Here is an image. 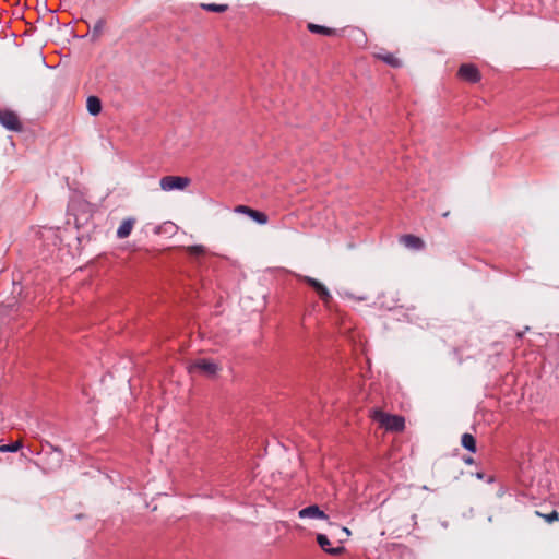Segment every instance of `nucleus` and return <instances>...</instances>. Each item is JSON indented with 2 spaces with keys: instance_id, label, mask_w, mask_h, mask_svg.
<instances>
[{
  "instance_id": "9b49d317",
  "label": "nucleus",
  "mask_w": 559,
  "mask_h": 559,
  "mask_svg": "<svg viewBox=\"0 0 559 559\" xmlns=\"http://www.w3.org/2000/svg\"><path fill=\"white\" fill-rule=\"evenodd\" d=\"M307 28L309 32H311L313 34H321L324 36H334L337 33L336 29H334V28H330V27L314 24V23H309Z\"/></svg>"
},
{
  "instance_id": "1a4fd4ad",
  "label": "nucleus",
  "mask_w": 559,
  "mask_h": 559,
  "mask_svg": "<svg viewBox=\"0 0 559 559\" xmlns=\"http://www.w3.org/2000/svg\"><path fill=\"white\" fill-rule=\"evenodd\" d=\"M401 241L405 247L409 249L423 250L425 248L424 241L414 235H404L401 237Z\"/></svg>"
},
{
  "instance_id": "20e7f679",
  "label": "nucleus",
  "mask_w": 559,
  "mask_h": 559,
  "mask_svg": "<svg viewBox=\"0 0 559 559\" xmlns=\"http://www.w3.org/2000/svg\"><path fill=\"white\" fill-rule=\"evenodd\" d=\"M459 76L469 83H477L480 80L478 69L471 63H465L460 67Z\"/></svg>"
},
{
  "instance_id": "9d476101",
  "label": "nucleus",
  "mask_w": 559,
  "mask_h": 559,
  "mask_svg": "<svg viewBox=\"0 0 559 559\" xmlns=\"http://www.w3.org/2000/svg\"><path fill=\"white\" fill-rule=\"evenodd\" d=\"M133 225H134L133 218L123 219L117 229V237L120 239L127 238L131 234Z\"/></svg>"
},
{
  "instance_id": "412c9836",
  "label": "nucleus",
  "mask_w": 559,
  "mask_h": 559,
  "mask_svg": "<svg viewBox=\"0 0 559 559\" xmlns=\"http://www.w3.org/2000/svg\"><path fill=\"white\" fill-rule=\"evenodd\" d=\"M235 211H236L237 213H241V214H245V215L249 216V213H250V211H251V207L246 206V205H238V206L235 209Z\"/></svg>"
},
{
  "instance_id": "2eb2a0df",
  "label": "nucleus",
  "mask_w": 559,
  "mask_h": 559,
  "mask_svg": "<svg viewBox=\"0 0 559 559\" xmlns=\"http://www.w3.org/2000/svg\"><path fill=\"white\" fill-rule=\"evenodd\" d=\"M249 217L260 225H265L269 222V217L265 213L251 209Z\"/></svg>"
},
{
  "instance_id": "5701e85b",
  "label": "nucleus",
  "mask_w": 559,
  "mask_h": 559,
  "mask_svg": "<svg viewBox=\"0 0 559 559\" xmlns=\"http://www.w3.org/2000/svg\"><path fill=\"white\" fill-rule=\"evenodd\" d=\"M464 462H465L466 464H473V463H474V459H473V457H471V456H468V457L464 459Z\"/></svg>"
},
{
  "instance_id": "6ab92c4d",
  "label": "nucleus",
  "mask_w": 559,
  "mask_h": 559,
  "mask_svg": "<svg viewBox=\"0 0 559 559\" xmlns=\"http://www.w3.org/2000/svg\"><path fill=\"white\" fill-rule=\"evenodd\" d=\"M536 514L538 516L544 518L547 523H552V522L559 520V513L556 510H552L551 512L546 513V514L540 513L539 511H536Z\"/></svg>"
},
{
  "instance_id": "ddd939ff",
  "label": "nucleus",
  "mask_w": 559,
  "mask_h": 559,
  "mask_svg": "<svg viewBox=\"0 0 559 559\" xmlns=\"http://www.w3.org/2000/svg\"><path fill=\"white\" fill-rule=\"evenodd\" d=\"M461 443L467 451L476 452V440L471 433H464Z\"/></svg>"
},
{
  "instance_id": "b1692460",
  "label": "nucleus",
  "mask_w": 559,
  "mask_h": 559,
  "mask_svg": "<svg viewBox=\"0 0 559 559\" xmlns=\"http://www.w3.org/2000/svg\"><path fill=\"white\" fill-rule=\"evenodd\" d=\"M476 477H477L478 479H483V478H484V474H483V473H477V474H476Z\"/></svg>"
},
{
  "instance_id": "39448f33",
  "label": "nucleus",
  "mask_w": 559,
  "mask_h": 559,
  "mask_svg": "<svg viewBox=\"0 0 559 559\" xmlns=\"http://www.w3.org/2000/svg\"><path fill=\"white\" fill-rule=\"evenodd\" d=\"M192 370H200L207 376H214L218 371V365L210 359H198L191 365Z\"/></svg>"
},
{
  "instance_id": "6e6552de",
  "label": "nucleus",
  "mask_w": 559,
  "mask_h": 559,
  "mask_svg": "<svg viewBox=\"0 0 559 559\" xmlns=\"http://www.w3.org/2000/svg\"><path fill=\"white\" fill-rule=\"evenodd\" d=\"M317 542H318L319 546L321 547V549L323 551H325L326 554L335 556V555H340L344 551L343 546L331 547V543H330L328 536L324 534H318Z\"/></svg>"
},
{
  "instance_id": "f3484780",
  "label": "nucleus",
  "mask_w": 559,
  "mask_h": 559,
  "mask_svg": "<svg viewBox=\"0 0 559 559\" xmlns=\"http://www.w3.org/2000/svg\"><path fill=\"white\" fill-rule=\"evenodd\" d=\"M202 9L211 12H225L228 9L227 4H216V3H203Z\"/></svg>"
},
{
  "instance_id": "423d86ee",
  "label": "nucleus",
  "mask_w": 559,
  "mask_h": 559,
  "mask_svg": "<svg viewBox=\"0 0 559 559\" xmlns=\"http://www.w3.org/2000/svg\"><path fill=\"white\" fill-rule=\"evenodd\" d=\"M298 516L300 519H320V520L329 519V516L317 504H311V506H308V507L299 510Z\"/></svg>"
},
{
  "instance_id": "4be33fe9",
  "label": "nucleus",
  "mask_w": 559,
  "mask_h": 559,
  "mask_svg": "<svg viewBox=\"0 0 559 559\" xmlns=\"http://www.w3.org/2000/svg\"><path fill=\"white\" fill-rule=\"evenodd\" d=\"M342 532L344 533V535L346 537H348L350 535V531L347 527H342Z\"/></svg>"
},
{
  "instance_id": "f257e3e1",
  "label": "nucleus",
  "mask_w": 559,
  "mask_h": 559,
  "mask_svg": "<svg viewBox=\"0 0 559 559\" xmlns=\"http://www.w3.org/2000/svg\"><path fill=\"white\" fill-rule=\"evenodd\" d=\"M371 418L389 431H402L405 428V419L399 415H391L381 409H373Z\"/></svg>"
},
{
  "instance_id": "a211bd4d",
  "label": "nucleus",
  "mask_w": 559,
  "mask_h": 559,
  "mask_svg": "<svg viewBox=\"0 0 559 559\" xmlns=\"http://www.w3.org/2000/svg\"><path fill=\"white\" fill-rule=\"evenodd\" d=\"M21 448H22V442L21 441H15V442H12L10 444L0 445V452L1 453H5V452L13 453V452L19 451Z\"/></svg>"
},
{
  "instance_id": "aec40b11",
  "label": "nucleus",
  "mask_w": 559,
  "mask_h": 559,
  "mask_svg": "<svg viewBox=\"0 0 559 559\" xmlns=\"http://www.w3.org/2000/svg\"><path fill=\"white\" fill-rule=\"evenodd\" d=\"M187 251L191 255H201L205 252V248L202 245H193L187 248Z\"/></svg>"
},
{
  "instance_id": "f8f14e48",
  "label": "nucleus",
  "mask_w": 559,
  "mask_h": 559,
  "mask_svg": "<svg viewBox=\"0 0 559 559\" xmlns=\"http://www.w3.org/2000/svg\"><path fill=\"white\" fill-rule=\"evenodd\" d=\"M87 111L92 116H97L102 111V102L96 96H88L86 100Z\"/></svg>"
},
{
  "instance_id": "4468645a",
  "label": "nucleus",
  "mask_w": 559,
  "mask_h": 559,
  "mask_svg": "<svg viewBox=\"0 0 559 559\" xmlns=\"http://www.w3.org/2000/svg\"><path fill=\"white\" fill-rule=\"evenodd\" d=\"M379 58L383 62H385L386 64H389L393 68H400L402 66V61L393 53L379 55Z\"/></svg>"
},
{
  "instance_id": "dca6fc26",
  "label": "nucleus",
  "mask_w": 559,
  "mask_h": 559,
  "mask_svg": "<svg viewBox=\"0 0 559 559\" xmlns=\"http://www.w3.org/2000/svg\"><path fill=\"white\" fill-rule=\"evenodd\" d=\"M104 27H105V20L98 19L92 27L91 34H92L93 40H96L100 36V34L104 31Z\"/></svg>"
},
{
  "instance_id": "7ed1b4c3",
  "label": "nucleus",
  "mask_w": 559,
  "mask_h": 559,
  "mask_svg": "<svg viewBox=\"0 0 559 559\" xmlns=\"http://www.w3.org/2000/svg\"><path fill=\"white\" fill-rule=\"evenodd\" d=\"M0 123L10 131L19 132L22 130V123L20 122L17 115L8 109H0Z\"/></svg>"
},
{
  "instance_id": "f03ea898",
  "label": "nucleus",
  "mask_w": 559,
  "mask_h": 559,
  "mask_svg": "<svg viewBox=\"0 0 559 559\" xmlns=\"http://www.w3.org/2000/svg\"><path fill=\"white\" fill-rule=\"evenodd\" d=\"M190 185L188 177L164 176L160 178L159 186L164 191L183 190Z\"/></svg>"
},
{
  "instance_id": "0eeeda50",
  "label": "nucleus",
  "mask_w": 559,
  "mask_h": 559,
  "mask_svg": "<svg viewBox=\"0 0 559 559\" xmlns=\"http://www.w3.org/2000/svg\"><path fill=\"white\" fill-rule=\"evenodd\" d=\"M304 280L313 289H316V292L318 293V295L324 302H328L331 299V294H330L329 289L322 283H320L318 280L310 277V276H305Z\"/></svg>"
}]
</instances>
